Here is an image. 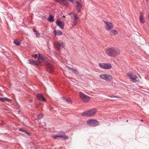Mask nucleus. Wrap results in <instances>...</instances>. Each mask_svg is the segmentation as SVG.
<instances>
[{"label":"nucleus","mask_w":149,"mask_h":149,"mask_svg":"<svg viewBox=\"0 0 149 149\" xmlns=\"http://www.w3.org/2000/svg\"><path fill=\"white\" fill-rule=\"evenodd\" d=\"M107 54L111 56H115L119 53L118 49L114 48H109L105 49Z\"/></svg>","instance_id":"f257e3e1"},{"label":"nucleus","mask_w":149,"mask_h":149,"mask_svg":"<svg viewBox=\"0 0 149 149\" xmlns=\"http://www.w3.org/2000/svg\"><path fill=\"white\" fill-rule=\"evenodd\" d=\"M69 15L70 16L73 21V26H76L79 20V17L77 15L73 12H71L69 13Z\"/></svg>","instance_id":"f03ea898"},{"label":"nucleus","mask_w":149,"mask_h":149,"mask_svg":"<svg viewBox=\"0 0 149 149\" xmlns=\"http://www.w3.org/2000/svg\"><path fill=\"white\" fill-rule=\"evenodd\" d=\"M97 111L95 109H90L88 111L83 112L82 113V116L88 117H91L94 116L96 113Z\"/></svg>","instance_id":"7ed1b4c3"},{"label":"nucleus","mask_w":149,"mask_h":149,"mask_svg":"<svg viewBox=\"0 0 149 149\" xmlns=\"http://www.w3.org/2000/svg\"><path fill=\"white\" fill-rule=\"evenodd\" d=\"M54 46L55 49L58 50L63 48L65 46V44L62 41L59 40L56 42L54 43Z\"/></svg>","instance_id":"20e7f679"},{"label":"nucleus","mask_w":149,"mask_h":149,"mask_svg":"<svg viewBox=\"0 0 149 149\" xmlns=\"http://www.w3.org/2000/svg\"><path fill=\"white\" fill-rule=\"evenodd\" d=\"M87 123L90 126L92 127H95L99 125V123L98 121L92 119L87 120Z\"/></svg>","instance_id":"39448f33"},{"label":"nucleus","mask_w":149,"mask_h":149,"mask_svg":"<svg viewBox=\"0 0 149 149\" xmlns=\"http://www.w3.org/2000/svg\"><path fill=\"white\" fill-rule=\"evenodd\" d=\"M99 77L102 79L107 81H111L112 79V76L108 74H102L99 75Z\"/></svg>","instance_id":"423d86ee"},{"label":"nucleus","mask_w":149,"mask_h":149,"mask_svg":"<svg viewBox=\"0 0 149 149\" xmlns=\"http://www.w3.org/2000/svg\"><path fill=\"white\" fill-rule=\"evenodd\" d=\"M127 75L131 80L133 82H136L139 81V78L137 77L132 73H128Z\"/></svg>","instance_id":"0eeeda50"},{"label":"nucleus","mask_w":149,"mask_h":149,"mask_svg":"<svg viewBox=\"0 0 149 149\" xmlns=\"http://www.w3.org/2000/svg\"><path fill=\"white\" fill-rule=\"evenodd\" d=\"M99 66L102 68L105 69H109L111 68V65L109 63H100Z\"/></svg>","instance_id":"6e6552de"},{"label":"nucleus","mask_w":149,"mask_h":149,"mask_svg":"<svg viewBox=\"0 0 149 149\" xmlns=\"http://www.w3.org/2000/svg\"><path fill=\"white\" fill-rule=\"evenodd\" d=\"M79 96L80 98L84 102H87L89 101L90 100V98L88 96L84 95L81 92H79Z\"/></svg>","instance_id":"1a4fd4ad"},{"label":"nucleus","mask_w":149,"mask_h":149,"mask_svg":"<svg viewBox=\"0 0 149 149\" xmlns=\"http://www.w3.org/2000/svg\"><path fill=\"white\" fill-rule=\"evenodd\" d=\"M54 70V67L52 63L50 62H49L47 65V70L49 73L52 72Z\"/></svg>","instance_id":"9d476101"},{"label":"nucleus","mask_w":149,"mask_h":149,"mask_svg":"<svg viewBox=\"0 0 149 149\" xmlns=\"http://www.w3.org/2000/svg\"><path fill=\"white\" fill-rule=\"evenodd\" d=\"M104 22L105 24V27L107 29L110 30L113 28V26L112 23L105 21Z\"/></svg>","instance_id":"9b49d317"},{"label":"nucleus","mask_w":149,"mask_h":149,"mask_svg":"<svg viewBox=\"0 0 149 149\" xmlns=\"http://www.w3.org/2000/svg\"><path fill=\"white\" fill-rule=\"evenodd\" d=\"M77 5L76 6V9L77 10L78 13L80 12L81 10L82 7V5L81 3V1H76Z\"/></svg>","instance_id":"f8f14e48"},{"label":"nucleus","mask_w":149,"mask_h":149,"mask_svg":"<svg viewBox=\"0 0 149 149\" xmlns=\"http://www.w3.org/2000/svg\"><path fill=\"white\" fill-rule=\"evenodd\" d=\"M139 21L140 23L143 24L145 22V20L143 18V13L142 12H141L140 13Z\"/></svg>","instance_id":"ddd939ff"},{"label":"nucleus","mask_w":149,"mask_h":149,"mask_svg":"<svg viewBox=\"0 0 149 149\" xmlns=\"http://www.w3.org/2000/svg\"><path fill=\"white\" fill-rule=\"evenodd\" d=\"M29 63L31 64H32L33 65L38 66V62L36 60H34L33 59H29Z\"/></svg>","instance_id":"4468645a"},{"label":"nucleus","mask_w":149,"mask_h":149,"mask_svg":"<svg viewBox=\"0 0 149 149\" xmlns=\"http://www.w3.org/2000/svg\"><path fill=\"white\" fill-rule=\"evenodd\" d=\"M56 24L61 29H63L64 27V23L58 20H57L56 21Z\"/></svg>","instance_id":"2eb2a0df"},{"label":"nucleus","mask_w":149,"mask_h":149,"mask_svg":"<svg viewBox=\"0 0 149 149\" xmlns=\"http://www.w3.org/2000/svg\"><path fill=\"white\" fill-rule=\"evenodd\" d=\"M37 97L40 100L46 101V99L43 97L41 94H38L37 95Z\"/></svg>","instance_id":"dca6fc26"},{"label":"nucleus","mask_w":149,"mask_h":149,"mask_svg":"<svg viewBox=\"0 0 149 149\" xmlns=\"http://www.w3.org/2000/svg\"><path fill=\"white\" fill-rule=\"evenodd\" d=\"M54 33L55 35L60 36L62 34V32L60 31L55 30Z\"/></svg>","instance_id":"f3484780"},{"label":"nucleus","mask_w":149,"mask_h":149,"mask_svg":"<svg viewBox=\"0 0 149 149\" xmlns=\"http://www.w3.org/2000/svg\"><path fill=\"white\" fill-rule=\"evenodd\" d=\"M5 101H6L8 102H10L11 101V100L7 97L0 98V101L3 102Z\"/></svg>","instance_id":"a211bd4d"},{"label":"nucleus","mask_w":149,"mask_h":149,"mask_svg":"<svg viewBox=\"0 0 149 149\" xmlns=\"http://www.w3.org/2000/svg\"><path fill=\"white\" fill-rule=\"evenodd\" d=\"M48 21L49 22H52L54 21L53 17L50 14L49 15V16L48 18Z\"/></svg>","instance_id":"6ab92c4d"},{"label":"nucleus","mask_w":149,"mask_h":149,"mask_svg":"<svg viewBox=\"0 0 149 149\" xmlns=\"http://www.w3.org/2000/svg\"><path fill=\"white\" fill-rule=\"evenodd\" d=\"M110 33L111 35H116L118 33L117 31L116 30H112L110 31Z\"/></svg>","instance_id":"aec40b11"},{"label":"nucleus","mask_w":149,"mask_h":149,"mask_svg":"<svg viewBox=\"0 0 149 149\" xmlns=\"http://www.w3.org/2000/svg\"><path fill=\"white\" fill-rule=\"evenodd\" d=\"M33 32L35 33V34L36 35V37H38L40 35V34L39 32L35 30L34 29H33Z\"/></svg>","instance_id":"412c9836"},{"label":"nucleus","mask_w":149,"mask_h":149,"mask_svg":"<svg viewBox=\"0 0 149 149\" xmlns=\"http://www.w3.org/2000/svg\"><path fill=\"white\" fill-rule=\"evenodd\" d=\"M71 70L74 73L75 75H77L79 72L77 70L74 68L71 69Z\"/></svg>","instance_id":"4be33fe9"},{"label":"nucleus","mask_w":149,"mask_h":149,"mask_svg":"<svg viewBox=\"0 0 149 149\" xmlns=\"http://www.w3.org/2000/svg\"><path fill=\"white\" fill-rule=\"evenodd\" d=\"M60 138H62L63 140H66L68 139V137L66 135H60Z\"/></svg>","instance_id":"5701e85b"},{"label":"nucleus","mask_w":149,"mask_h":149,"mask_svg":"<svg viewBox=\"0 0 149 149\" xmlns=\"http://www.w3.org/2000/svg\"><path fill=\"white\" fill-rule=\"evenodd\" d=\"M14 43L17 46L19 45L20 44V42L17 40H15L14 41Z\"/></svg>","instance_id":"b1692460"},{"label":"nucleus","mask_w":149,"mask_h":149,"mask_svg":"<svg viewBox=\"0 0 149 149\" xmlns=\"http://www.w3.org/2000/svg\"><path fill=\"white\" fill-rule=\"evenodd\" d=\"M63 100H66V101L68 103L70 104L72 103V102L71 101V100L68 98H65L64 97H63Z\"/></svg>","instance_id":"393cba45"},{"label":"nucleus","mask_w":149,"mask_h":149,"mask_svg":"<svg viewBox=\"0 0 149 149\" xmlns=\"http://www.w3.org/2000/svg\"><path fill=\"white\" fill-rule=\"evenodd\" d=\"M60 135L58 134L53 135L52 136V137L55 139H57L58 137L60 138Z\"/></svg>","instance_id":"a878e982"},{"label":"nucleus","mask_w":149,"mask_h":149,"mask_svg":"<svg viewBox=\"0 0 149 149\" xmlns=\"http://www.w3.org/2000/svg\"><path fill=\"white\" fill-rule=\"evenodd\" d=\"M38 119L40 120L43 117V115L42 114H40L38 115Z\"/></svg>","instance_id":"bb28decb"},{"label":"nucleus","mask_w":149,"mask_h":149,"mask_svg":"<svg viewBox=\"0 0 149 149\" xmlns=\"http://www.w3.org/2000/svg\"><path fill=\"white\" fill-rule=\"evenodd\" d=\"M32 56L35 58H36L37 57L38 55L37 54H35L33 55Z\"/></svg>","instance_id":"cd10ccee"},{"label":"nucleus","mask_w":149,"mask_h":149,"mask_svg":"<svg viewBox=\"0 0 149 149\" xmlns=\"http://www.w3.org/2000/svg\"><path fill=\"white\" fill-rule=\"evenodd\" d=\"M19 130L20 131H22L23 132H25V130H24V129H23L22 128H20L19 129Z\"/></svg>","instance_id":"c85d7f7f"},{"label":"nucleus","mask_w":149,"mask_h":149,"mask_svg":"<svg viewBox=\"0 0 149 149\" xmlns=\"http://www.w3.org/2000/svg\"><path fill=\"white\" fill-rule=\"evenodd\" d=\"M38 58L39 59H42V57L40 56V55H39V56H38Z\"/></svg>","instance_id":"c756f323"},{"label":"nucleus","mask_w":149,"mask_h":149,"mask_svg":"<svg viewBox=\"0 0 149 149\" xmlns=\"http://www.w3.org/2000/svg\"><path fill=\"white\" fill-rule=\"evenodd\" d=\"M113 97H114V98H119L120 97H119L117 96H114Z\"/></svg>","instance_id":"7c9ffc66"},{"label":"nucleus","mask_w":149,"mask_h":149,"mask_svg":"<svg viewBox=\"0 0 149 149\" xmlns=\"http://www.w3.org/2000/svg\"><path fill=\"white\" fill-rule=\"evenodd\" d=\"M67 68L68 70H71V69H72V68H71L69 67H68Z\"/></svg>","instance_id":"2f4dec72"},{"label":"nucleus","mask_w":149,"mask_h":149,"mask_svg":"<svg viewBox=\"0 0 149 149\" xmlns=\"http://www.w3.org/2000/svg\"><path fill=\"white\" fill-rule=\"evenodd\" d=\"M25 133H26V134H29V133L28 132H26L25 131V132H24Z\"/></svg>","instance_id":"473e14b6"},{"label":"nucleus","mask_w":149,"mask_h":149,"mask_svg":"<svg viewBox=\"0 0 149 149\" xmlns=\"http://www.w3.org/2000/svg\"><path fill=\"white\" fill-rule=\"evenodd\" d=\"M108 96H109V97H113L114 96H111V95H109Z\"/></svg>","instance_id":"72a5a7b5"},{"label":"nucleus","mask_w":149,"mask_h":149,"mask_svg":"<svg viewBox=\"0 0 149 149\" xmlns=\"http://www.w3.org/2000/svg\"><path fill=\"white\" fill-rule=\"evenodd\" d=\"M141 121H143V120H141Z\"/></svg>","instance_id":"f704fd0d"}]
</instances>
